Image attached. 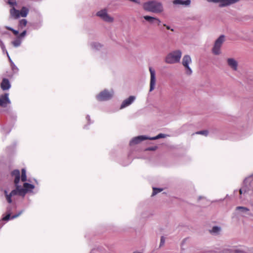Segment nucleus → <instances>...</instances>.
<instances>
[{
  "label": "nucleus",
  "mask_w": 253,
  "mask_h": 253,
  "mask_svg": "<svg viewBox=\"0 0 253 253\" xmlns=\"http://www.w3.org/2000/svg\"><path fill=\"white\" fill-rule=\"evenodd\" d=\"M11 66L12 69L14 72H17L18 71L17 67L14 64H13V63H12Z\"/></svg>",
  "instance_id": "nucleus-33"
},
{
  "label": "nucleus",
  "mask_w": 253,
  "mask_h": 253,
  "mask_svg": "<svg viewBox=\"0 0 253 253\" xmlns=\"http://www.w3.org/2000/svg\"><path fill=\"white\" fill-rule=\"evenodd\" d=\"M149 70L150 73V90L149 91L151 92L153 91L156 85V72L154 69H153L152 67H150L149 68Z\"/></svg>",
  "instance_id": "nucleus-9"
},
{
  "label": "nucleus",
  "mask_w": 253,
  "mask_h": 253,
  "mask_svg": "<svg viewBox=\"0 0 253 253\" xmlns=\"http://www.w3.org/2000/svg\"><path fill=\"white\" fill-rule=\"evenodd\" d=\"M21 40L19 38L15 39L12 42V44L15 47H18L20 45Z\"/></svg>",
  "instance_id": "nucleus-26"
},
{
  "label": "nucleus",
  "mask_w": 253,
  "mask_h": 253,
  "mask_svg": "<svg viewBox=\"0 0 253 253\" xmlns=\"http://www.w3.org/2000/svg\"><path fill=\"white\" fill-rule=\"evenodd\" d=\"M236 210L239 211L240 213L243 216H245L246 215L253 216V214L250 212V209L247 207L238 206L236 208Z\"/></svg>",
  "instance_id": "nucleus-15"
},
{
  "label": "nucleus",
  "mask_w": 253,
  "mask_h": 253,
  "mask_svg": "<svg viewBox=\"0 0 253 253\" xmlns=\"http://www.w3.org/2000/svg\"><path fill=\"white\" fill-rule=\"evenodd\" d=\"M157 149V147H149L146 149V150H149V151H154Z\"/></svg>",
  "instance_id": "nucleus-34"
},
{
  "label": "nucleus",
  "mask_w": 253,
  "mask_h": 253,
  "mask_svg": "<svg viewBox=\"0 0 253 253\" xmlns=\"http://www.w3.org/2000/svg\"><path fill=\"white\" fill-rule=\"evenodd\" d=\"M165 242V239H164V238L163 237H161V245L162 244H163Z\"/></svg>",
  "instance_id": "nucleus-37"
},
{
  "label": "nucleus",
  "mask_w": 253,
  "mask_h": 253,
  "mask_svg": "<svg viewBox=\"0 0 253 253\" xmlns=\"http://www.w3.org/2000/svg\"><path fill=\"white\" fill-rule=\"evenodd\" d=\"M239 1V0H222V6H229Z\"/></svg>",
  "instance_id": "nucleus-22"
},
{
  "label": "nucleus",
  "mask_w": 253,
  "mask_h": 253,
  "mask_svg": "<svg viewBox=\"0 0 253 253\" xmlns=\"http://www.w3.org/2000/svg\"><path fill=\"white\" fill-rule=\"evenodd\" d=\"M27 21L26 19H22L19 21V27L23 28L27 25Z\"/></svg>",
  "instance_id": "nucleus-27"
},
{
  "label": "nucleus",
  "mask_w": 253,
  "mask_h": 253,
  "mask_svg": "<svg viewBox=\"0 0 253 253\" xmlns=\"http://www.w3.org/2000/svg\"><path fill=\"white\" fill-rule=\"evenodd\" d=\"M26 34V31L25 30L22 33H21L20 35V38H22V37H24Z\"/></svg>",
  "instance_id": "nucleus-35"
},
{
  "label": "nucleus",
  "mask_w": 253,
  "mask_h": 253,
  "mask_svg": "<svg viewBox=\"0 0 253 253\" xmlns=\"http://www.w3.org/2000/svg\"><path fill=\"white\" fill-rule=\"evenodd\" d=\"M86 118V119H87L88 121H89V116H87Z\"/></svg>",
  "instance_id": "nucleus-39"
},
{
  "label": "nucleus",
  "mask_w": 253,
  "mask_h": 253,
  "mask_svg": "<svg viewBox=\"0 0 253 253\" xmlns=\"http://www.w3.org/2000/svg\"><path fill=\"white\" fill-rule=\"evenodd\" d=\"M182 56L180 50H175L169 53L166 57L165 61L168 64H175L179 63Z\"/></svg>",
  "instance_id": "nucleus-3"
},
{
  "label": "nucleus",
  "mask_w": 253,
  "mask_h": 253,
  "mask_svg": "<svg viewBox=\"0 0 253 253\" xmlns=\"http://www.w3.org/2000/svg\"><path fill=\"white\" fill-rule=\"evenodd\" d=\"M29 11V9L25 6L22 7L20 11L16 9L15 8H11L10 10V14L12 17L18 19L20 17H26Z\"/></svg>",
  "instance_id": "nucleus-5"
},
{
  "label": "nucleus",
  "mask_w": 253,
  "mask_h": 253,
  "mask_svg": "<svg viewBox=\"0 0 253 253\" xmlns=\"http://www.w3.org/2000/svg\"><path fill=\"white\" fill-rule=\"evenodd\" d=\"M7 3L11 8H15V7L17 5L16 0H7Z\"/></svg>",
  "instance_id": "nucleus-25"
},
{
  "label": "nucleus",
  "mask_w": 253,
  "mask_h": 253,
  "mask_svg": "<svg viewBox=\"0 0 253 253\" xmlns=\"http://www.w3.org/2000/svg\"><path fill=\"white\" fill-rule=\"evenodd\" d=\"M192 63V59L190 55H185L182 59V64L184 67L185 74L188 75H191L192 73V70L190 67V65Z\"/></svg>",
  "instance_id": "nucleus-6"
},
{
  "label": "nucleus",
  "mask_w": 253,
  "mask_h": 253,
  "mask_svg": "<svg viewBox=\"0 0 253 253\" xmlns=\"http://www.w3.org/2000/svg\"><path fill=\"white\" fill-rule=\"evenodd\" d=\"M221 51V36L215 41L212 48V53L214 55H219Z\"/></svg>",
  "instance_id": "nucleus-8"
},
{
  "label": "nucleus",
  "mask_w": 253,
  "mask_h": 253,
  "mask_svg": "<svg viewBox=\"0 0 253 253\" xmlns=\"http://www.w3.org/2000/svg\"><path fill=\"white\" fill-rule=\"evenodd\" d=\"M222 39H223V35L222 36Z\"/></svg>",
  "instance_id": "nucleus-42"
},
{
  "label": "nucleus",
  "mask_w": 253,
  "mask_h": 253,
  "mask_svg": "<svg viewBox=\"0 0 253 253\" xmlns=\"http://www.w3.org/2000/svg\"><path fill=\"white\" fill-rule=\"evenodd\" d=\"M23 212V211H21L20 212H19L18 213L14 215L11 216L10 213L7 214L6 215H5L4 217H3L2 219L3 220H8L9 219H14L17 217H18L20 214H22Z\"/></svg>",
  "instance_id": "nucleus-21"
},
{
  "label": "nucleus",
  "mask_w": 253,
  "mask_h": 253,
  "mask_svg": "<svg viewBox=\"0 0 253 253\" xmlns=\"http://www.w3.org/2000/svg\"><path fill=\"white\" fill-rule=\"evenodd\" d=\"M35 182H36L37 184L38 183V182H37V181L36 179H35Z\"/></svg>",
  "instance_id": "nucleus-40"
},
{
  "label": "nucleus",
  "mask_w": 253,
  "mask_h": 253,
  "mask_svg": "<svg viewBox=\"0 0 253 253\" xmlns=\"http://www.w3.org/2000/svg\"><path fill=\"white\" fill-rule=\"evenodd\" d=\"M163 190V189L161 188H153V191L152 193V195H155L156 194H158V193L161 192Z\"/></svg>",
  "instance_id": "nucleus-29"
},
{
  "label": "nucleus",
  "mask_w": 253,
  "mask_h": 253,
  "mask_svg": "<svg viewBox=\"0 0 253 253\" xmlns=\"http://www.w3.org/2000/svg\"><path fill=\"white\" fill-rule=\"evenodd\" d=\"M114 94V91L112 89H105L96 95V98L99 101H106L111 99Z\"/></svg>",
  "instance_id": "nucleus-4"
},
{
  "label": "nucleus",
  "mask_w": 253,
  "mask_h": 253,
  "mask_svg": "<svg viewBox=\"0 0 253 253\" xmlns=\"http://www.w3.org/2000/svg\"><path fill=\"white\" fill-rule=\"evenodd\" d=\"M228 66L234 71L238 69V62L233 58H228L227 60Z\"/></svg>",
  "instance_id": "nucleus-16"
},
{
  "label": "nucleus",
  "mask_w": 253,
  "mask_h": 253,
  "mask_svg": "<svg viewBox=\"0 0 253 253\" xmlns=\"http://www.w3.org/2000/svg\"><path fill=\"white\" fill-rule=\"evenodd\" d=\"M252 191H253V187H252Z\"/></svg>",
  "instance_id": "nucleus-41"
},
{
  "label": "nucleus",
  "mask_w": 253,
  "mask_h": 253,
  "mask_svg": "<svg viewBox=\"0 0 253 253\" xmlns=\"http://www.w3.org/2000/svg\"><path fill=\"white\" fill-rule=\"evenodd\" d=\"M12 31L15 35H17L18 34V31L17 30H14L13 29V30H12Z\"/></svg>",
  "instance_id": "nucleus-36"
},
{
  "label": "nucleus",
  "mask_w": 253,
  "mask_h": 253,
  "mask_svg": "<svg viewBox=\"0 0 253 253\" xmlns=\"http://www.w3.org/2000/svg\"><path fill=\"white\" fill-rule=\"evenodd\" d=\"M136 97L134 96H130L128 98L125 99L120 106V109H122L131 105L135 100Z\"/></svg>",
  "instance_id": "nucleus-13"
},
{
  "label": "nucleus",
  "mask_w": 253,
  "mask_h": 253,
  "mask_svg": "<svg viewBox=\"0 0 253 253\" xmlns=\"http://www.w3.org/2000/svg\"><path fill=\"white\" fill-rule=\"evenodd\" d=\"M196 133L198 134H201V135H203L205 136H207L209 134V131L207 130H201V131H198Z\"/></svg>",
  "instance_id": "nucleus-28"
},
{
  "label": "nucleus",
  "mask_w": 253,
  "mask_h": 253,
  "mask_svg": "<svg viewBox=\"0 0 253 253\" xmlns=\"http://www.w3.org/2000/svg\"><path fill=\"white\" fill-rule=\"evenodd\" d=\"M167 136H168V135L167 134H163V133H160L155 137H149V140H156V139H158L161 138H165Z\"/></svg>",
  "instance_id": "nucleus-23"
},
{
  "label": "nucleus",
  "mask_w": 253,
  "mask_h": 253,
  "mask_svg": "<svg viewBox=\"0 0 253 253\" xmlns=\"http://www.w3.org/2000/svg\"><path fill=\"white\" fill-rule=\"evenodd\" d=\"M143 8L147 11L155 13H160L164 11L163 4L157 0H151L144 2Z\"/></svg>",
  "instance_id": "nucleus-2"
},
{
  "label": "nucleus",
  "mask_w": 253,
  "mask_h": 253,
  "mask_svg": "<svg viewBox=\"0 0 253 253\" xmlns=\"http://www.w3.org/2000/svg\"><path fill=\"white\" fill-rule=\"evenodd\" d=\"M90 45L91 49L93 50H99L103 47V45L98 42H91Z\"/></svg>",
  "instance_id": "nucleus-19"
},
{
  "label": "nucleus",
  "mask_w": 253,
  "mask_h": 253,
  "mask_svg": "<svg viewBox=\"0 0 253 253\" xmlns=\"http://www.w3.org/2000/svg\"><path fill=\"white\" fill-rule=\"evenodd\" d=\"M209 2L218 3L221 2V0H207Z\"/></svg>",
  "instance_id": "nucleus-32"
},
{
  "label": "nucleus",
  "mask_w": 253,
  "mask_h": 253,
  "mask_svg": "<svg viewBox=\"0 0 253 253\" xmlns=\"http://www.w3.org/2000/svg\"><path fill=\"white\" fill-rule=\"evenodd\" d=\"M11 176L14 179V182L16 188L11 191L9 193L6 190H4V194L6 201L9 203H12L14 201L17 196H21L24 197L25 194L28 192H32L35 188V186L27 182L23 184V188L19 185L20 179V171L18 169L14 170L11 172Z\"/></svg>",
  "instance_id": "nucleus-1"
},
{
  "label": "nucleus",
  "mask_w": 253,
  "mask_h": 253,
  "mask_svg": "<svg viewBox=\"0 0 253 253\" xmlns=\"http://www.w3.org/2000/svg\"><path fill=\"white\" fill-rule=\"evenodd\" d=\"M221 230L220 227L214 226L209 230V232L212 235L215 236L219 234Z\"/></svg>",
  "instance_id": "nucleus-20"
},
{
  "label": "nucleus",
  "mask_w": 253,
  "mask_h": 253,
  "mask_svg": "<svg viewBox=\"0 0 253 253\" xmlns=\"http://www.w3.org/2000/svg\"><path fill=\"white\" fill-rule=\"evenodd\" d=\"M190 0H174L173 1V3L175 5L180 4L185 6H188L190 4Z\"/></svg>",
  "instance_id": "nucleus-18"
},
{
  "label": "nucleus",
  "mask_w": 253,
  "mask_h": 253,
  "mask_svg": "<svg viewBox=\"0 0 253 253\" xmlns=\"http://www.w3.org/2000/svg\"><path fill=\"white\" fill-rule=\"evenodd\" d=\"M21 181L23 182H25L27 180V176L26 170L24 169H22V174L21 176Z\"/></svg>",
  "instance_id": "nucleus-24"
},
{
  "label": "nucleus",
  "mask_w": 253,
  "mask_h": 253,
  "mask_svg": "<svg viewBox=\"0 0 253 253\" xmlns=\"http://www.w3.org/2000/svg\"><path fill=\"white\" fill-rule=\"evenodd\" d=\"M0 87L3 90H7L11 87V84L7 79L4 78L0 84Z\"/></svg>",
  "instance_id": "nucleus-17"
},
{
  "label": "nucleus",
  "mask_w": 253,
  "mask_h": 253,
  "mask_svg": "<svg viewBox=\"0 0 253 253\" xmlns=\"http://www.w3.org/2000/svg\"><path fill=\"white\" fill-rule=\"evenodd\" d=\"M96 15L105 22L111 23L114 21V18L108 14L105 8L98 11Z\"/></svg>",
  "instance_id": "nucleus-7"
},
{
  "label": "nucleus",
  "mask_w": 253,
  "mask_h": 253,
  "mask_svg": "<svg viewBox=\"0 0 253 253\" xmlns=\"http://www.w3.org/2000/svg\"><path fill=\"white\" fill-rule=\"evenodd\" d=\"M143 18L151 24H157L159 25L161 23L160 19L156 17L145 15L143 16Z\"/></svg>",
  "instance_id": "nucleus-14"
},
{
  "label": "nucleus",
  "mask_w": 253,
  "mask_h": 253,
  "mask_svg": "<svg viewBox=\"0 0 253 253\" xmlns=\"http://www.w3.org/2000/svg\"><path fill=\"white\" fill-rule=\"evenodd\" d=\"M253 177V175H252L249 177L246 178L244 181V185L240 190H239V193L240 195V198L242 199V196L245 195L247 192H248L249 191V188L247 186L248 183L249 182V181L251 178Z\"/></svg>",
  "instance_id": "nucleus-10"
},
{
  "label": "nucleus",
  "mask_w": 253,
  "mask_h": 253,
  "mask_svg": "<svg viewBox=\"0 0 253 253\" xmlns=\"http://www.w3.org/2000/svg\"><path fill=\"white\" fill-rule=\"evenodd\" d=\"M5 28L9 30H10L12 31V30H13V29L10 27H8V26H6L5 27Z\"/></svg>",
  "instance_id": "nucleus-38"
},
{
  "label": "nucleus",
  "mask_w": 253,
  "mask_h": 253,
  "mask_svg": "<svg viewBox=\"0 0 253 253\" xmlns=\"http://www.w3.org/2000/svg\"><path fill=\"white\" fill-rule=\"evenodd\" d=\"M11 101L9 98V94L5 93L4 94L0 95V106L5 107L7 104H10Z\"/></svg>",
  "instance_id": "nucleus-11"
},
{
  "label": "nucleus",
  "mask_w": 253,
  "mask_h": 253,
  "mask_svg": "<svg viewBox=\"0 0 253 253\" xmlns=\"http://www.w3.org/2000/svg\"><path fill=\"white\" fill-rule=\"evenodd\" d=\"M0 46L3 51V52H4L5 51H6L7 54V56H8V52H7V51L6 50V49H5V46L4 45V44L1 41V40L0 39ZM9 58V57H8Z\"/></svg>",
  "instance_id": "nucleus-30"
},
{
  "label": "nucleus",
  "mask_w": 253,
  "mask_h": 253,
  "mask_svg": "<svg viewBox=\"0 0 253 253\" xmlns=\"http://www.w3.org/2000/svg\"><path fill=\"white\" fill-rule=\"evenodd\" d=\"M163 26H164L165 27H166L167 29L169 30H170V31H172V32H173V31H174V29H173V28H171L169 26L167 25V24H164L163 25Z\"/></svg>",
  "instance_id": "nucleus-31"
},
{
  "label": "nucleus",
  "mask_w": 253,
  "mask_h": 253,
  "mask_svg": "<svg viewBox=\"0 0 253 253\" xmlns=\"http://www.w3.org/2000/svg\"><path fill=\"white\" fill-rule=\"evenodd\" d=\"M149 139V137L146 135H140L136 137H134L130 141L129 145L133 146L137 144H139L141 141Z\"/></svg>",
  "instance_id": "nucleus-12"
}]
</instances>
